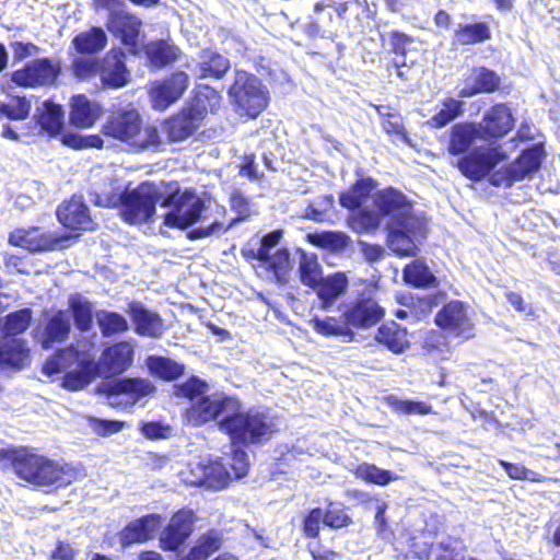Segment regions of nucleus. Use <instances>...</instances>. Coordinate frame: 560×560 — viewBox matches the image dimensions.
<instances>
[{
	"mask_svg": "<svg viewBox=\"0 0 560 560\" xmlns=\"http://www.w3.org/2000/svg\"><path fill=\"white\" fill-rule=\"evenodd\" d=\"M376 187L374 178L361 177L339 194L340 206L349 211L348 226L357 234H369L376 232L387 219L385 230L390 250L398 256H416L418 243L425 236V222L415 214L407 196L393 187L377 190L374 208L365 207Z\"/></svg>",
	"mask_w": 560,
	"mask_h": 560,
	"instance_id": "1",
	"label": "nucleus"
},
{
	"mask_svg": "<svg viewBox=\"0 0 560 560\" xmlns=\"http://www.w3.org/2000/svg\"><path fill=\"white\" fill-rule=\"evenodd\" d=\"M477 140L481 141L477 121L456 122L448 130L447 152L458 158L455 166L472 182L482 180L508 159L501 145H476Z\"/></svg>",
	"mask_w": 560,
	"mask_h": 560,
	"instance_id": "2",
	"label": "nucleus"
},
{
	"mask_svg": "<svg viewBox=\"0 0 560 560\" xmlns=\"http://www.w3.org/2000/svg\"><path fill=\"white\" fill-rule=\"evenodd\" d=\"M230 406L228 416L221 418L218 425L230 438L232 445L257 446L272 439L276 423L268 409L244 408L236 398Z\"/></svg>",
	"mask_w": 560,
	"mask_h": 560,
	"instance_id": "3",
	"label": "nucleus"
},
{
	"mask_svg": "<svg viewBox=\"0 0 560 560\" xmlns=\"http://www.w3.org/2000/svg\"><path fill=\"white\" fill-rule=\"evenodd\" d=\"M2 458L10 460L13 471L36 486L66 487L74 481L79 470L71 464H59L26 448L1 450Z\"/></svg>",
	"mask_w": 560,
	"mask_h": 560,
	"instance_id": "4",
	"label": "nucleus"
},
{
	"mask_svg": "<svg viewBox=\"0 0 560 560\" xmlns=\"http://www.w3.org/2000/svg\"><path fill=\"white\" fill-rule=\"evenodd\" d=\"M161 194L154 184L141 183L133 189L121 191L112 188L109 191H91L90 200L98 207L119 208L121 219L128 224L149 222L156 211Z\"/></svg>",
	"mask_w": 560,
	"mask_h": 560,
	"instance_id": "5",
	"label": "nucleus"
},
{
	"mask_svg": "<svg viewBox=\"0 0 560 560\" xmlns=\"http://www.w3.org/2000/svg\"><path fill=\"white\" fill-rule=\"evenodd\" d=\"M282 238L280 230L265 234L257 246L249 245L242 249L243 256L248 260H258L272 273L279 287L288 284L293 268L291 254L287 247H280Z\"/></svg>",
	"mask_w": 560,
	"mask_h": 560,
	"instance_id": "6",
	"label": "nucleus"
},
{
	"mask_svg": "<svg viewBox=\"0 0 560 560\" xmlns=\"http://www.w3.org/2000/svg\"><path fill=\"white\" fill-rule=\"evenodd\" d=\"M103 133L126 142L137 150H144L160 143L154 127L142 128V119L136 109H121L110 114L103 126Z\"/></svg>",
	"mask_w": 560,
	"mask_h": 560,
	"instance_id": "7",
	"label": "nucleus"
},
{
	"mask_svg": "<svg viewBox=\"0 0 560 560\" xmlns=\"http://www.w3.org/2000/svg\"><path fill=\"white\" fill-rule=\"evenodd\" d=\"M231 104L250 118L259 116L268 106L270 93L262 80L245 70L235 69L233 83L228 89Z\"/></svg>",
	"mask_w": 560,
	"mask_h": 560,
	"instance_id": "8",
	"label": "nucleus"
},
{
	"mask_svg": "<svg viewBox=\"0 0 560 560\" xmlns=\"http://www.w3.org/2000/svg\"><path fill=\"white\" fill-rule=\"evenodd\" d=\"M161 207L168 208L163 215V224L167 228L185 231L198 222H201L199 226L206 225V202L194 189L166 196L162 199Z\"/></svg>",
	"mask_w": 560,
	"mask_h": 560,
	"instance_id": "9",
	"label": "nucleus"
},
{
	"mask_svg": "<svg viewBox=\"0 0 560 560\" xmlns=\"http://www.w3.org/2000/svg\"><path fill=\"white\" fill-rule=\"evenodd\" d=\"M544 156V145L535 143L524 149L513 162L500 170L495 171L493 168L486 177L494 187H512L516 182H521L537 172L541 166Z\"/></svg>",
	"mask_w": 560,
	"mask_h": 560,
	"instance_id": "10",
	"label": "nucleus"
},
{
	"mask_svg": "<svg viewBox=\"0 0 560 560\" xmlns=\"http://www.w3.org/2000/svg\"><path fill=\"white\" fill-rule=\"evenodd\" d=\"M206 91L207 94L198 92L195 101L187 108L165 120L163 131L167 135L170 141L185 140L199 128L208 110L202 97L208 98V94L215 96L213 89L206 88Z\"/></svg>",
	"mask_w": 560,
	"mask_h": 560,
	"instance_id": "11",
	"label": "nucleus"
},
{
	"mask_svg": "<svg viewBox=\"0 0 560 560\" xmlns=\"http://www.w3.org/2000/svg\"><path fill=\"white\" fill-rule=\"evenodd\" d=\"M101 388L107 396L110 406L124 409L135 406L156 390L150 380L141 377L118 378L110 383H104Z\"/></svg>",
	"mask_w": 560,
	"mask_h": 560,
	"instance_id": "12",
	"label": "nucleus"
},
{
	"mask_svg": "<svg viewBox=\"0 0 560 560\" xmlns=\"http://www.w3.org/2000/svg\"><path fill=\"white\" fill-rule=\"evenodd\" d=\"M61 72L60 62L48 57L28 61L11 73V81L22 88H38L54 84Z\"/></svg>",
	"mask_w": 560,
	"mask_h": 560,
	"instance_id": "13",
	"label": "nucleus"
},
{
	"mask_svg": "<svg viewBox=\"0 0 560 560\" xmlns=\"http://www.w3.org/2000/svg\"><path fill=\"white\" fill-rule=\"evenodd\" d=\"M514 124L511 108L506 104L498 103L483 113L477 126L482 142L487 145H500L499 141L513 129Z\"/></svg>",
	"mask_w": 560,
	"mask_h": 560,
	"instance_id": "14",
	"label": "nucleus"
},
{
	"mask_svg": "<svg viewBox=\"0 0 560 560\" xmlns=\"http://www.w3.org/2000/svg\"><path fill=\"white\" fill-rule=\"evenodd\" d=\"M235 398L225 394L206 395L191 402L186 411L187 421L194 427H200L219 417L228 416L229 408Z\"/></svg>",
	"mask_w": 560,
	"mask_h": 560,
	"instance_id": "15",
	"label": "nucleus"
},
{
	"mask_svg": "<svg viewBox=\"0 0 560 560\" xmlns=\"http://www.w3.org/2000/svg\"><path fill=\"white\" fill-rule=\"evenodd\" d=\"M68 240L51 232H44L39 228L16 229L9 235L13 246H20L28 252H49L63 247Z\"/></svg>",
	"mask_w": 560,
	"mask_h": 560,
	"instance_id": "16",
	"label": "nucleus"
},
{
	"mask_svg": "<svg viewBox=\"0 0 560 560\" xmlns=\"http://www.w3.org/2000/svg\"><path fill=\"white\" fill-rule=\"evenodd\" d=\"M100 80L104 89L117 90L130 82V71L126 66V54L121 48H113L100 63Z\"/></svg>",
	"mask_w": 560,
	"mask_h": 560,
	"instance_id": "17",
	"label": "nucleus"
},
{
	"mask_svg": "<svg viewBox=\"0 0 560 560\" xmlns=\"http://www.w3.org/2000/svg\"><path fill=\"white\" fill-rule=\"evenodd\" d=\"M106 27L122 45L129 47L131 54H137L142 27V21L138 16L122 10L112 11Z\"/></svg>",
	"mask_w": 560,
	"mask_h": 560,
	"instance_id": "18",
	"label": "nucleus"
},
{
	"mask_svg": "<svg viewBox=\"0 0 560 560\" xmlns=\"http://www.w3.org/2000/svg\"><path fill=\"white\" fill-rule=\"evenodd\" d=\"M435 324L456 336L469 339L474 336V324L467 315L466 305L462 301H451L435 316Z\"/></svg>",
	"mask_w": 560,
	"mask_h": 560,
	"instance_id": "19",
	"label": "nucleus"
},
{
	"mask_svg": "<svg viewBox=\"0 0 560 560\" xmlns=\"http://www.w3.org/2000/svg\"><path fill=\"white\" fill-rule=\"evenodd\" d=\"M232 210L237 213V217L232 219L228 225H224L218 219L211 221L208 225H201L190 229L187 232V237L190 241L201 240L210 236H220L226 233L235 223L245 220L249 215L248 199L240 191H234L230 197Z\"/></svg>",
	"mask_w": 560,
	"mask_h": 560,
	"instance_id": "20",
	"label": "nucleus"
},
{
	"mask_svg": "<svg viewBox=\"0 0 560 560\" xmlns=\"http://www.w3.org/2000/svg\"><path fill=\"white\" fill-rule=\"evenodd\" d=\"M189 78L186 72L177 71L162 81H158L150 90L152 106L164 110L176 102L188 88Z\"/></svg>",
	"mask_w": 560,
	"mask_h": 560,
	"instance_id": "21",
	"label": "nucleus"
},
{
	"mask_svg": "<svg viewBox=\"0 0 560 560\" xmlns=\"http://www.w3.org/2000/svg\"><path fill=\"white\" fill-rule=\"evenodd\" d=\"M194 512L180 510L176 512L161 534L160 544L164 550H178L192 533Z\"/></svg>",
	"mask_w": 560,
	"mask_h": 560,
	"instance_id": "22",
	"label": "nucleus"
},
{
	"mask_svg": "<svg viewBox=\"0 0 560 560\" xmlns=\"http://www.w3.org/2000/svg\"><path fill=\"white\" fill-rule=\"evenodd\" d=\"M58 221L70 230H91L93 221L90 209L82 196L73 195L70 200L63 201L56 211Z\"/></svg>",
	"mask_w": 560,
	"mask_h": 560,
	"instance_id": "23",
	"label": "nucleus"
},
{
	"mask_svg": "<svg viewBox=\"0 0 560 560\" xmlns=\"http://www.w3.org/2000/svg\"><path fill=\"white\" fill-rule=\"evenodd\" d=\"M161 524L162 517L160 514L152 513L141 516L129 522L119 532V541L124 547L145 542L153 538Z\"/></svg>",
	"mask_w": 560,
	"mask_h": 560,
	"instance_id": "24",
	"label": "nucleus"
},
{
	"mask_svg": "<svg viewBox=\"0 0 560 560\" xmlns=\"http://www.w3.org/2000/svg\"><path fill=\"white\" fill-rule=\"evenodd\" d=\"M31 112V102L25 96L12 97L8 103L0 101V135L9 140L18 141L19 133L13 129L10 122H3L2 119L24 120Z\"/></svg>",
	"mask_w": 560,
	"mask_h": 560,
	"instance_id": "25",
	"label": "nucleus"
},
{
	"mask_svg": "<svg viewBox=\"0 0 560 560\" xmlns=\"http://www.w3.org/2000/svg\"><path fill=\"white\" fill-rule=\"evenodd\" d=\"M128 314L133 324L135 331L144 337L158 338L163 334V322L161 316L145 307L140 302H130L128 304Z\"/></svg>",
	"mask_w": 560,
	"mask_h": 560,
	"instance_id": "26",
	"label": "nucleus"
},
{
	"mask_svg": "<svg viewBox=\"0 0 560 560\" xmlns=\"http://www.w3.org/2000/svg\"><path fill=\"white\" fill-rule=\"evenodd\" d=\"M231 69V62L224 55L212 50L202 49L191 71L198 79H222Z\"/></svg>",
	"mask_w": 560,
	"mask_h": 560,
	"instance_id": "27",
	"label": "nucleus"
},
{
	"mask_svg": "<svg viewBox=\"0 0 560 560\" xmlns=\"http://www.w3.org/2000/svg\"><path fill=\"white\" fill-rule=\"evenodd\" d=\"M384 316V310L372 299L358 300L343 313L347 325L355 328H366L378 323Z\"/></svg>",
	"mask_w": 560,
	"mask_h": 560,
	"instance_id": "28",
	"label": "nucleus"
},
{
	"mask_svg": "<svg viewBox=\"0 0 560 560\" xmlns=\"http://www.w3.org/2000/svg\"><path fill=\"white\" fill-rule=\"evenodd\" d=\"M135 351L128 341L106 347L100 358L102 368L110 375L122 374L133 362Z\"/></svg>",
	"mask_w": 560,
	"mask_h": 560,
	"instance_id": "29",
	"label": "nucleus"
},
{
	"mask_svg": "<svg viewBox=\"0 0 560 560\" xmlns=\"http://www.w3.org/2000/svg\"><path fill=\"white\" fill-rule=\"evenodd\" d=\"M101 114V105L89 100L84 94H78L72 97L69 119L73 126L90 128L95 124Z\"/></svg>",
	"mask_w": 560,
	"mask_h": 560,
	"instance_id": "30",
	"label": "nucleus"
},
{
	"mask_svg": "<svg viewBox=\"0 0 560 560\" xmlns=\"http://www.w3.org/2000/svg\"><path fill=\"white\" fill-rule=\"evenodd\" d=\"M71 322L68 311L59 310L52 314L44 327L42 347L45 350L51 349L56 342H63L69 338Z\"/></svg>",
	"mask_w": 560,
	"mask_h": 560,
	"instance_id": "31",
	"label": "nucleus"
},
{
	"mask_svg": "<svg viewBox=\"0 0 560 560\" xmlns=\"http://www.w3.org/2000/svg\"><path fill=\"white\" fill-rule=\"evenodd\" d=\"M348 289V278L343 272H335L330 276L323 277L318 282V287L313 290L316 292L322 303V308L328 310L334 303L346 293Z\"/></svg>",
	"mask_w": 560,
	"mask_h": 560,
	"instance_id": "32",
	"label": "nucleus"
},
{
	"mask_svg": "<svg viewBox=\"0 0 560 560\" xmlns=\"http://www.w3.org/2000/svg\"><path fill=\"white\" fill-rule=\"evenodd\" d=\"M492 32L487 22L458 23L454 28L453 43L462 46L483 44L491 39Z\"/></svg>",
	"mask_w": 560,
	"mask_h": 560,
	"instance_id": "33",
	"label": "nucleus"
},
{
	"mask_svg": "<svg viewBox=\"0 0 560 560\" xmlns=\"http://www.w3.org/2000/svg\"><path fill=\"white\" fill-rule=\"evenodd\" d=\"M34 118L42 131L49 137H56L63 130L65 110L61 105L51 101H45L42 109L35 114Z\"/></svg>",
	"mask_w": 560,
	"mask_h": 560,
	"instance_id": "34",
	"label": "nucleus"
},
{
	"mask_svg": "<svg viewBox=\"0 0 560 560\" xmlns=\"http://www.w3.org/2000/svg\"><path fill=\"white\" fill-rule=\"evenodd\" d=\"M72 45L78 54L96 55L106 47L107 34L101 26H92L75 35Z\"/></svg>",
	"mask_w": 560,
	"mask_h": 560,
	"instance_id": "35",
	"label": "nucleus"
},
{
	"mask_svg": "<svg viewBox=\"0 0 560 560\" xmlns=\"http://www.w3.org/2000/svg\"><path fill=\"white\" fill-rule=\"evenodd\" d=\"M376 340L397 354L409 347L407 329L395 322L383 324L377 329Z\"/></svg>",
	"mask_w": 560,
	"mask_h": 560,
	"instance_id": "36",
	"label": "nucleus"
},
{
	"mask_svg": "<svg viewBox=\"0 0 560 560\" xmlns=\"http://www.w3.org/2000/svg\"><path fill=\"white\" fill-rule=\"evenodd\" d=\"M70 319L81 332H88L93 327V303L81 294L69 298Z\"/></svg>",
	"mask_w": 560,
	"mask_h": 560,
	"instance_id": "37",
	"label": "nucleus"
},
{
	"mask_svg": "<svg viewBox=\"0 0 560 560\" xmlns=\"http://www.w3.org/2000/svg\"><path fill=\"white\" fill-rule=\"evenodd\" d=\"M402 278L407 284L413 288H434L439 283L429 266L420 259L413 260L404 268Z\"/></svg>",
	"mask_w": 560,
	"mask_h": 560,
	"instance_id": "38",
	"label": "nucleus"
},
{
	"mask_svg": "<svg viewBox=\"0 0 560 560\" xmlns=\"http://www.w3.org/2000/svg\"><path fill=\"white\" fill-rule=\"evenodd\" d=\"M150 374L164 381L178 380L185 373V365L162 355H150L147 359Z\"/></svg>",
	"mask_w": 560,
	"mask_h": 560,
	"instance_id": "39",
	"label": "nucleus"
},
{
	"mask_svg": "<svg viewBox=\"0 0 560 560\" xmlns=\"http://www.w3.org/2000/svg\"><path fill=\"white\" fill-rule=\"evenodd\" d=\"M465 113V102L454 97H446L441 103V108L428 121L433 128H443Z\"/></svg>",
	"mask_w": 560,
	"mask_h": 560,
	"instance_id": "40",
	"label": "nucleus"
},
{
	"mask_svg": "<svg viewBox=\"0 0 560 560\" xmlns=\"http://www.w3.org/2000/svg\"><path fill=\"white\" fill-rule=\"evenodd\" d=\"M314 329L326 337H340L342 341L350 342L354 339V332L346 320L340 322L336 317L327 316L325 318L315 317L312 319Z\"/></svg>",
	"mask_w": 560,
	"mask_h": 560,
	"instance_id": "41",
	"label": "nucleus"
},
{
	"mask_svg": "<svg viewBox=\"0 0 560 560\" xmlns=\"http://www.w3.org/2000/svg\"><path fill=\"white\" fill-rule=\"evenodd\" d=\"M95 319L103 337L108 338L129 329L127 318L120 313L100 310L95 313Z\"/></svg>",
	"mask_w": 560,
	"mask_h": 560,
	"instance_id": "42",
	"label": "nucleus"
},
{
	"mask_svg": "<svg viewBox=\"0 0 560 560\" xmlns=\"http://www.w3.org/2000/svg\"><path fill=\"white\" fill-rule=\"evenodd\" d=\"M28 349L23 340L0 345V366L22 368L28 359Z\"/></svg>",
	"mask_w": 560,
	"mask_h": 560,
	"instance_id": "43",
	"label": "nucleus"
},
{
	"mask_svg": "<svg viewBox=\"0 0 560 560\" xmlns=\"http://www.w3.org/2000/svg\"><path fill=\"white\" fill-rule=\"evenodd\" d=\"M180 50L177 46L165 40L152 43L147 48V55L150 62L158 68H162L174 62L178 58Z\"/></svg>",
	"mask_w": 560,
	"mask_h": 560,
	"instance_id": "44",
	"label": "nucleus"
},
{
	"mask_svg": "<svg viewBox=\"0 0 560 560\" xmlns=\"http://www.w3.org/2000/svg\"><path fill=\"white\" fill-rule=\"evenodd\" d=\"M95 376V365L93 362H84L78 365L73 371L65 373L62 385L70 390H79L88 386Z\"/></svg>",
	"mask_w": 560,
	"mask_h": 560,
	"instance_id": "45",
	"label": "nucleus"
},
{
	"mask_svg": "<svg viewBox=\"0 0 560 560\" xmlns=\"http://www.w3.org/2000/svg\"><path fill=\"white\" fill-rule=\"evenodd\" d=\"M298 271L300 281L311 289L318 287V282L323 279L322 266L314 255L302 253Z\"/></svg>",
	"mask_w": 560,
	"mask_h": 560,
	"instance_id": "46",
	"label": "nucleus"
},
{
	"mask_svg": "<svg viewBox=\"0 0 560 560\" xmlns=\"http://www.w3.org/2000/svg\"><path fill=\"white\" fill-rule=\"evenodd\" d=\"M355 475L369 483L382 487L399 479V476L396 472L380 468L376 465L369 463L360 464L357 467Z\"/></svg>",
	"mask_w": 560,
	"mask_h": 560,
	"instance_id": "47",
	"label": "nucleus"
},
{
	"mask_svg": "<svg viewBox=\"0 0 560 560\" xmlns=\"http://www.w3.org/2000/svg\"><path fill=\"white\" fill-rule=\"evenodd\" d=\"M220 547L221 537L214 532H209L202 535L197 545L180 560H207L212 553L218 551Z\"/></svg>",
	"mask_w": 560,
	"mask_h": 560,
	"instance_id": "48",
	"label": "nucleus"
},
{
	"mask_svg": "<svg viewBox=\"0 0 560 560\" xmlns=\"http://www.w3.org/2000/svg\"><path fill=\"white\" fill-rule=\"evenodd\" d=\"M78 359V350L70 346L58 350L43 365L44 374L51 376L66 371Z\"/></svg>",
	"mask_w": 560,
	"mask_h": 560,
	"instance_id": "49",
	"label": "nucleus"
},
{
	"mask_svg": "<svg viewBox=\"0 0 560 560\" xmlns=\"http://www.w3.org/2000/svg\"><path fill=\"white\" fill-rule=\"evenodd\" d=\"M311 237L316 246L334 252L346 249L351 242L348 234L337 231H324L322 233H315L311 235Z\"/></svg>",
	"mask_w": 560,
	"mask_h": 560,
	"instance_id": "50",
	"label": "nucleus"
},
{
	"mask_svg": "<svg viewBox=\"0 0 560 560\" xmlns=\"http://www.w3.org/2000/svg\"><path fill=\"white\" fill-rule=\"evenodd\" d=\"M208 388V383L205 380L192 375L185 382L174 386V395L176 397L187 398L194 402L198 398L206 396Z\"/></svg>",
	"mask_w": 560,
	"mask_h": 560,
	"instance_id": "51",
	"label": "nucleus"
},
{
	"mask_svg": "<svg viewBox=\"0 0 560 560\" xmlns=\"http://www.w3.org/2000/svg\"><path fill=\"white\" fill-rule=\"evenodd\" d=\"M433 551H436L435 560H465V546L457 539H443Z\"/></svg>",
	"mask_w": 560,
	"mask_h": 560,
	"instance_id": "52",
	"label": "nucleus"
},
{
	"mask_svg": "<svg viewBox=\"0 0 560 560\" xmlns=\"http://www.w3.org/2000/svg\"><path fill=\"white\" fill-rule=\"evenodd\" d=\"M32 320V311L22 308L8 314L4 318V331L8 335L23 334Z\"/></svg>",
	"mask_w": 560,
	"mask_h": 560,
	"instance_id": "53",
	"label": "nucleus"
},
{
	"mask_svg": "<svg viewBox=\"0 0 560 560\" xmlns=\"http://www.w3.org/2000/svg\"><path fill=\"white\" fill-rule=\"evenodd\" d=\"M388 402L395 411L405 415H429L432 412V406L420 400L401 399L390 396Z\"/></svg>",
	"mask_w": 560,
	"mask_h": 560,
	"instance_id": "54",
	"label": "nucleus"
},
{
	"mask_svg": "<svg viewBox=\"0 0 560 560\" xmlns=\"http://www.w3.org/2000/svg\"><path fill=\"white\" fill-rule=\"evenodd\" d=\"M335 205V198L332 195L319 196L313 203H310L304 210V218L315 221L323 222L326 220L327 212L332 209Z\"/></svg>",
	"mask_w": 560,
	"mask_h": 560,
	"instance_id": "55",
	"label": "nucleus"
},
{
	"mask_svg": "<svg viewBox=\"0 0 560 560\" xmlns=\"http://www.w3.org/2000/svg\"><path fill=\"white\" fill-rule=\"evenodd\" d=\"M474 83L480 93H493L499 89L501 78L495 71L479 67L475 69Z\"/></svg>",
	"mask_w": 560,
	"mask_h": 560,
	"instance_id": "56",
	"label": "nucleus"
},
{
	"mask_svg": "<svg viewBox=\"0 0 560 560\" xmlns=\"http://www.w3.org/2000/svg\"><path fill=\"white\" fill-rule=\"evenodd\" d=\"M324 525L330 528H342L351 523L350 516L345 512L340 503L330 502L323 509Z\"/></svg>",
	"mask_w": 560,
	"mask_h": 560,
	"instance_id": "57",
	"label": "nucleus"
},
{
	"mask_svg": "<svg viewBox=\"0 0 560 560\" xmlns=\"http://www.w3.org/2000/svg\"><path fill=\"white\" fill-rule=\"evenodd\" d=\"M230 480L229 471L221 465L214 464L206 467L203 483L213 489H222Z\"/></svg>",
	"mask_w": 560,
	"mask_h": 560,
	"instance_id": "58",
	"label": "nucleus"
},
{
	"mask_svg": "<svg viewBox=\"0 0 560 560\" xmlns=\"http://www.w3.org/2000/svg\"><path fill=\"white\" fill-rule=\"evenodd\" d=\"M101 59L78 57L72 61V72L79 79H88L100 73Z\"/></svg>",
	"mask_w": 560,
	"mask_h": 560,
	"instance_id": "59",
	"label": "nucleus"
},
{
	"mask_svg": "<svg viewBox=\"0 0 560 560\" xmlns=\"http://www.w3.org/2000/svg\"><path fill=\"white\" fill-rule=\"evenodd\" d=\"M247 446L232 445V458L230 466L236 478L245 477L249 468V458L246 452Z\"/></svg>",
	"mask_w": 560,
	"mask_h": 560,
	"instance_id": "60",
	"label": "nucleus"
},
{
	"mask_svg": "<svg viewBox=\"0 0 560 560\" xmlns=\"http://www.w3.org/2000/svg\"><path fill=\"white\" fill-rule=\"evenodd\" d=\"M320 524H324L323 509L314 508L303 518V533L310 538H316L319 535Z\"/></svg>",
	"mask_w": 560,
	"mask_h": 560,
	"instance_id": "61",
	"label": "nucleus"
},
{
	"mask_svg": "<svg viewBox=\"0 0 560 560\" xmlns=\"http://www.w3.org/2000/svg\"><path fill=\"white\" fill-rule=\"evenodd\" d=\"M499 464L511 479L540 481L537 472L526 468L521 464L510 463L504 459H499Z\"/></svg>",
	"mask_w": 560,
	"mask_h": 560,
	"instance_id": "62",
	"label": "nucleus"
},
{
	"mask_svg": "<svg viewBox=\"0 0 560 560\" xmlns=\"http://www.w3.org/2000/svg\"><path fill=\"white\" fill-rule=\"evenodd\" d=\"M413 43V38L400 31H392L389 33V44L393 52L396 55L395 58L406 59L407 46Z\"/></svg>",
	"mask_w": 560,
	"mask_h": 560,
	"instance_id": "63",
	"label": "nucleus"
},
{
	"mask_svg": "<svg viewBox=\"0 0 560 560\" xmlns=\"http://www.w3.org/2000/svg\"><path fill=\"white\" fill-rule=\"evenodd\" d=\"M141 433L150 440L166 439L171 434V427L160 421L142 422Z\"/></svg>",
	"mask_w": 560,
	"mask_h": 560,
	"instance_id": "64",
	"label": "nucleus"
}]
</instances>
